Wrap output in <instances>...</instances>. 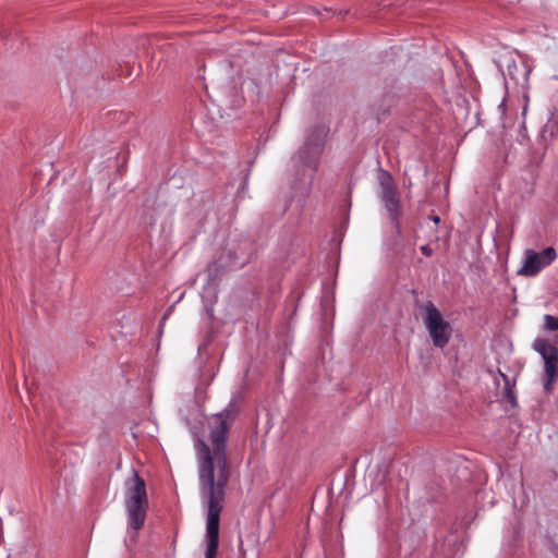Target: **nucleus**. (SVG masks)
I'll use <instances>...</instances> for the list:
<instances>
[{"instance_id": "1a4fd4ad", "label": "nucleus", "mask_w": 558, "mask_h": 558, "mask_svg": "<svg viewBox=\"0 0 558 558\" xmlns=\"http://www.w3.org/2000/svg\"><path fill=\"white\" fill-rule=\"evenodd\" d=\"M220 272V265L218 262L210 263L205 269V274L207 276V284H215L216 279Z\"/></svg>"}, {"instance_id": "4468645a", "label": "nucleus", "mask_w": 558, "mask_h": 558, "mask_svg": "<svg viewBox=\"0 0 558 558\" xmlns=\"http://www.w3.org/2000/svg\"><path fill=\"white\" fill-rule=\"evenodd\" d=\"M558 80V77H556Z\"/></svg>"}, {"instance_id": "39448f33", "label": "nucleus", "mask_w": 558, "mask_h": 558, "mask_svg": "<svg viewBox=\"0 0 558 558\" xmlns=\"http://www.w3.org/2000/svg\"><path fill=\"white\" fill-rule=\"evenodd\" d=\"M533 349L543 357L545 375L544 389L550 391L551 384L558 378V349L543 338L534 340Z\"/></svg>"}, {"instance_id": "423d86ee", "label": "nucleus", "mask_w": 558, "mask_h": 558, "mask_svg": "<svg viewBox=\"0 0 558 558\" xmlns=\"http://www.w3.org/2000/svg\"><path fill=\"white\" fill-rule=\"evenodd\" d=\"M556 257L557 253L553 246H548L542 252L525 250L523 264L517 274L524 277H535L543 268L550 265Z\"/></svg>"}, {"instance_id": "7ed1b4c3", "label": "nucleus", "mask_w": 558, "mask_h": 558, "mask_svg": "<svg viewBox=\"0 0 558 558\" xmlns=\"http://www.w3.org/2000/svg\"><path fill=\"white\" fill-rule=\"evenodd\" d=\"M424 308L425 328L433 340V344L437 348L442 349L450 340L452 331L451 326L447 320L442 318L440 312L437 310V307L434 305L432 301H428L425 304Z\"/></svg>"}, {"instance_id": "0eeeda50", "label": "nucleus", "mask_w": 558, "mask_h": 558, "mask_svg": "<svg viewBox=\"0 0 558 558\" xmlns=\"http://www.w3.org/2000/svg\"><path fill=\"white\" fill-rule=\"evenodd\" d=\"M379 183L381 187L380 198L391 219L396 220L401 213V206L393 180L388 172L381 171L379 174Z\"/></svg>"}, {"instance_id": "f257e3e1", "label": "nucleus", "mask_w": 558, "mask_h": 558, "mask_svg": "<svg viewBox=\"0 0 558 558\" xmlns=\"http://www.w3.org/2000/svg\"><path fill=\"white\" fill-rule=\"evenodd\" d=\"M239 402L232 399L219 413L207 417L206 441L198 439V482L202 502L207 508L205 558H216L219 544L220 513L230 477L227 462L228 434L239 414Z\"/></svg>"}, {"instance_id": "20e7f679", "label": "nucleus", "mask_w": 558, "mask_h": 558, "mask_svg": "<svg viewBox=\"0 0 558 558\" xmlns=\"http://www.w3.org/2000/svg\"><path fill=\"white\" fill-rule=\"evenodd\" d=\"M327 131L324 126H316L307 134L303 147L298 153L301 163L316 169L317 161L323 153Z\"/></svg>"}, {"instance_id": "9d476101", "label": "nucleus", "mask_w": 558, "mask_h": 558, "mask_svg": "<svg viewBox=\"0 0 558 558\" xmlns=\"http://www.w3.org/2000/svg\"><path fill=\"white\" fill-rule=\"evenodd\" d=\"M544 326L548 330H558V317L553 315H545L544 316Z\"/></svg>"}, {"instance_id": "9b49d317", "label": "nucleus", "mask_w": 558, "mask_h": 558, "mask_svg": "<svg viewBox=\"0 0 558 558\" xmlns=\"http://www.w3.org/2000/svg\"><path fill=\"white\" fill-rule=\"evenodd\" d=\"M421 251L425 256H430L433 254V250L429 245H423L421 246Z\"/></svg>"}, {"instance_id": "f03ea898", "label": "nucleus", "mask_w": 558, "mask_h": 558, "mask_svg": "<svg viewBox=\"0 0 558 558\" xmlns=\"http://www.w3.org/2000/svg\"><path fill=\"white\" fill-rule=\"evenodd\" d=\"M124 506L128 513L129 526L140 531L145 523L148 510V497L145 481L135 470L124 483Z\"/></svg>"}, {"instance_id": "f8f14e48", "label": "nucleus", "mask_w": 558, "mask_h": 558, "mask_svg": "<svg viewBox=\"0 0 558 558\" xmlns=\"http://www.w3.org/2000/svg\"><path fill=\"white\" fill-rule=\"evenodd\" d=\"M168 316V313H166L163 316H162V319L165 320Z\"/></svg>"}, {"instance_id": "ddd939ff", "label": "nucleus", "mask_w": 558, "mask_h": 558, "mask_svg": "<svg viewBox=\"0 0 558 558\" xmlns=\"http://www.w3.org/2000/svg\"><path fill=\"white\" fill-rule=\"evenodd\" d=\"M434 221L438 222V221H439V218H438V217H435V218H434Z\"/></svg>"}, {"instance_id": "6e6552de", "label": "nucleus", "mask_w": 558, "mask_h": 558, "mask_svg": "<svg viewBox=\"0 0 558 558\" xmlns=\"http://www.w3.org/2000/svg\"><path fill=\"white\" fill-rule=\"evenodd\" d=\"M505 380V387L502 389V401L508 402L511 408L518 405L517 396L513 389V385L510 383L506 375H502Z\"/></svg>"}]
</instances>
